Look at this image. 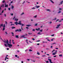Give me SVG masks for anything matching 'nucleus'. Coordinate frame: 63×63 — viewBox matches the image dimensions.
Here are the masks:
<instances>
[{
  "mask_svg": "<svg viewBox=\"0 0 63 63\" xmlns=\"http://www.w3.org/2000/svg\"><path fill=\"white\" fill-rule=\"evenodd\" d=\"M3 42L4 43L6 44H7V45L10 48H11V47L13 46V45H12L11 44H10L9 43H9V41H8V40L7 39V41H6L5 39H4V40H3Z\"/></svg>",
  "mask_w": 63,
  "mask_h": 63,
  "instance_id": "obj_1",
  "label": "nucleus"
},
{
  "mask_svg": "<svg viewBox=\"0 0 63 63\" xmlns=\"http://www.w3.org/2000/svg\"><path fill=\"white\" fill-rule=\"evenodd\" d=\"M21 21H19L18 23H17V22H15L14 23L15 24H16V25H17V24H19L20 25H21L22 26H24V24L21 23Z\"/></svg>",
  "mask_w": 63,
  "mask_h": 63,
  "instance_id": "obj_2",
  "label": "nucleus"
},
{
  "mask_svg": "<svg viewBox=\"0 0 63 63\" xmlns=\"http://www.w3.org/2000/svg\"><path fill=\"white\" fill-rule=\"evenodd\" d=\"M17 31L18 32H21V29H19V30L17 29L15 30V32H17Z\"/></svg>",
  "mask_w": 63,
  "mask_h": 63,
  "instance_id": "obj_3",
  "label": "nucleus"
},
{
  "mask_svg": "<svg viewBox=\"0 0 63 63\" xmlns=\"http://www.w3.org/2000/svg\"><path fill=\"white\" fill-rule=\"evenodd\" d=\"M25 35H23L21 36V38H24V39H25V38H26V37H25Z\"/></svg>",
  "mask_w": 63,
  "mask_h": 63,
  "instance_id": "obj_4",
  "label": "nucleus"
},
{
  "mask_svg": "<svg viewBox=\"0 0 63 63\" xmlns=\"http://www.w3.org/2000/svg\"><path fill=\"white\" fill-rule=\"evenodd\" d=\"M48 60H49V62L50 63H53V62H51V60L49 59V58H48Z\"/></svg>",
  "mask_w": 63,
  "mask_h": 63,
  "instance_id": "obj_5",
  "label": "nucleus"
},
{
  "mask_svg": "<svg viewBox=\"0 0 63 63\" xmlns=\"http://www.w3.org/2000/svg\"><path fill=\"white\" fill-rule=\"evenodd\" d=\"M60 26V24H59V25H57V27H56V28H59V26Z\"/></svg>",
  "mask_w": 63,
  "mask_h": 63,
  "instance_id": "obj_6",
  "label": "nucleus"
},
{
  "mask_svg": "<svg viewBox=\"0 0 63 63\" xmlns=\"http://www.w3.org/2000/svg\"><path fill=\"white\" fill-rule=\"evenodd\" d=\"M36 30H37V31H39V30H40V28H38V29H36Z\"/></svg>",
  "mask_w": 63,
  "mask_h": 63,
  "instance_id": "obj_7",
  "label": "nucleus"
},
{
  "mask_svg": "<svg viewBox=\"0 0 63 63\" xmlns=\"http://www.w3.org/2000/svg\"><path fill=\"white\" fill-rule=\"evenodd\" d=\"M18 36H19V35H17L15 36V37H16V38H17V39H18Z\"/></svg>",
  "mask_w": 63,
  "mask_h": 63,
  "instance_id": "obj_8",
  "label": "nucleus"
},
{
  "mask_svg": "<svg viewBox=\"0 0 63 63\" xmlns=\"http://www.w3.org/2000/svg\"><path fill=\"white\" fill-rule=\"evenodd\" d=\"M1 27H3V24H2L1 25H0V28H1Z\"/></svg>",
  "mask_w": 63,
  "mask_h": 63,
  "instance_id": "obj_9",
  "label": "nucleus"
},
{
  "mask_svg": "<svg viewBox=\"0 0 63 63\" xmlns=\"http://www.w3.org/2000/svg\"><path fill=\"white\" fill-rule=\"evenodd\" d=\"M8 7V4L6 5H6L5 6V8H6V7Z\"/></svg>",
  "mask_w": 63,
  "mask_h": 63,
  "instance_id": "obj_10",
  "label": "nucleus"
},
{
  "mask_svg": "<svg viewBox=\"0 0 63 63\" xmlns=\"http://www.w3.org/2000/svg\"><path fill=\"white\" fill-rule=\"evenodd\" d=\"M26 26L27 27H29V26H31V25H27Z\"/></svg>",
  "mask_w": 63,
  "mask_h": 63,
  "instance_id": "obj_11",
  "label": "nucleus"
},
{
  "mask_svg": "<svg viewBox=\"0 0 63 63\" xmlns=\"http://www.w3.org/2000/svg\"><path fill=\"white\" fill-rule=\"evenodd\" d=\"M63 1H61V2H60V4L61 5L62 4H63Z\"/></svg>",
  "mask_w": 63,
  "mask_h": 63,
  "instance_id": "obj_12",
  "label": "nucleus"
},
{
  "mask_svg": "<svg viewBox=\"0 0 63 63\" xmlns=\"http://www.w3.org/2000/svg\"><path fill=\"white\" fill-rule=\"evenodd\" d=\"M4 4H2V5H1L0 6L1 7H4Z\"/></svg>",
  "mask_w": 63,
  "mask_h": 63,
  "instance_id": "obj_13",
  "label": "nucleus"
},
{
  "mask_svg": "<svg viewBox=\"0 0 63 63\" xmlns=\"http://www.w3.org/2000/svg\"><path fill=\"white\" fill-rule=\"evenodd\" d=\"M40 6H35V7L36 8H39Z\"/></svg>",
  "mask_w": 63,
  "mask_h": 63,
  "instance_id": "obj_14",
  "label": "nucleus"
},
{
  "mask_svg": "<svg viewBox=\"0 0 63 63\" xmlns=\"http://www.w3.org/2000/svg\"><path fill=\"white\" fill-rule=\"evenodd\" d=\"M18 20V19H15V21H17Z\"/></svg>",
  "mask_w": 63,
  "mask_h": 63,
  "instance_id": "obj_15",
  "label": "nucleus"
},
{
  "mask_svg": "<svg viewBox=\"0 0 63 63\" xmlns=\"http://www.w3.org/2000/svg\"><path fill=\"white\" fill-rule=\"evenodd\" d=\"M15 28H16V27H13L11 28L12 29H14Z\"/></svg>",
  "mask_w": 63,
  "mask_h": 63,
  "instance_id": "obj_16",
  "label": "nucleus"
},
{
  "mask_svg": "<svg viewBox=\"0 0 63 63\" xmlns=\"http://www.w3.org/2000/svg\"><path fill=\"white\" fill-rule=\"evenodd\" d=\"M61 13V11H59L58 12V14H59V13Z\"/></svg>",
  "mask_w": 63,
  "mask_h": 63,
  "instance_id": "obj_17",
  "label": "nucleus"
},
{
  "mask_svg": "<svg viewBox=\"0 0 63 63\" xmlns=\"http://www.w3.org/2000/svg\"><path fill=\"white\" fill-rule=\"evenodd\" d=\"M2 3H5V1L4 0L2 1Z\"/></svg>",
  "mask_w": 63,
  "mask_h": 63,
  "instance_id": "obj_18",
  "label": "nucleus"
},
{
  "mask_svg": "<svg viewBox=\"0 0 63 63\" xmlns=\"http://www.w3.org/2000/svg\"><path fill=\"white\" fill-rule=\"evenodd\" d=\"M4 46H5V47H7V45L6 44H4Z\"/></svg>",
  "mask_w": 63,
  "mask_h": 63,
  "instance_id": "obj_19",
  "label": "nucleus"
},
{
  "mask_svg": "<svg viewBox=\"0 0 63 63\" xmlns=\"http://www.w3.org/2000/svg\"><path fill=\"white\" fill-rule=\"evenodd\" d=\"M43 32V29L39 31V32Z\"/></svg>",
  "mask_w": 63,
  "mask_h": 63,
  "instance_id": "obj_20",
  "label": "nucleus"
},
{
  "mask_svg": "<svg viewBox=\"0 0 63 63\" xmlns=\"http://www.w3.org/2000/svg\"><path fill=\"white\" fill-rule=\"evenodd\" d=\"M50 1H51V2H52V3H53V4L54 3V2H53V1H52V0H50Z\"/></svg>",
  "mask_w": 63,
  "mask_h": 63,
  "instance_id": "obj_21",
  "label": "nucleus"
},
{
  "mask_svg": "<svg viewBox=\"0 0 63 63\" xmlns=\"http://www.w3.org/2000/svg\"><path fill=\"white\" fill-rule=\"evenodd\" d=\"M62 10V8H59V10Z\"/></svg>",
  "mask_w": 63,
  "mask_h": 63,
  "instance_id": "obj_22",
  "label": "nucleus"
},
{
  "mask_svg": "<svg viewBox=\"0 0 63 63\" xmlns=\"http://www.w3.org/2000/svg\"><path fill=\"white\" fill-rule=\"evenodd\" d=\"M5 24L6 25H7V22H6V21H5Z\"/></svg>",
  "mask_w": 63,
  "mask_h": 63,
  "instance_id": "obj_23",
  "label": "nucleus"
},
{
  "mask_svg": "<svg viewBox=\"0 0 63 63\" xmlns=\"http://www.w3.org/2000/svg\"><path fill=\"white\" fill-rule=\"evenodd\" d=\"M59 56H60L61 57H62V54L59 55Z\"/></svg>",
  "mask_w": 63,
  "mask_h": 63,
  "instance_id": "obj_24",
  "label": "nucleus"
},
{
  "mask_svg": "<svg viewBox=\"0 0 63 63\" xmlns=\"http://www.w3.org/2000/svg\"><path fill=\"white\" fill-rule=\"evenodd\" d=\"M3 27H4V28H5V24H4Z\"/></svg>",
  "mask_w": 63,
  "mask_h": 63,
  "instance_id": "obj_25",
  "label": "nucleus"
},
{
  "mask_svg": "<svg viewBox=\"0 0 63 63\" xmlns=\"http://www.w3.org/2000/svg\"><path fill=\"white\" fill-rule=\"evenodd\" d=\"M11 34H12V36H14V33H13V32H12L11 33Z\"/></svg>",
  "mask_w": 63,
  "mask_h": 63,
  "instance_id": "obj_26",
  "label": "nucleus"
},
{
  "mask_svg": "<svg viewBox=\"0 0 63 63\" xmlns=\"http://www.w3.org/2000/svg\"><path fill=\"white\" fill-rule=\"evenodd\" d=\"M46 61V63H48V62H49L48 61Z\"/></svg>",
  "mask_w": 63,
  "mask_h": 63,
  "instance_id": "obj_27",
  "label": "nucleus"
},
{
  "mask_svg": "<svg viewBox=\"0 0 63 63\" xmlns=\"http://www.w3.org/2000/svg\"><path fill=\"white\" fill-rule=\"evenodd\" d=\"M29 51H32V50L31 49H30L29 50Z\"/></svg>",
  "mask_w": 63,
  "mask_h": 63,
  "instance_id": "obj_28",
  "label": "nucleus"
},
{
  "mask_svg": "<svg viewBox=\"0 0 63 63\" xmlns=\"http://www.w3.org/2000/svg\"><path fill=\"white\" fill-rule=\"evenodd\" d=\"M37 54L38 55H40V54L39 53H37Z\"/></svg>",
  "mask_w": 63,
  "mask_h": 63,
  "instance_id": "obj_29",
  "label": "nucleus"
},
{
  "mask_svg": "<svg viewBox=\"0 0 63 63\" xmlns=\"http://www.w3.org/2000/svg\"><path fill=\"white\" fill-rule=\"evenodd\" d=\"M32 31H35V29H33L32 30Z\"/></svg>",
  "mask_w": 63,
  "mask_h": 63,
  "instance_id": "obj_30",
  "label": "nucleus"
},
{
  "mask_svg": "<svg viewBox=\"0 0 63 63\" xmlns=\"http://www.w3.org/2000/svg\"><path fill=\"white\" fill-rule=\"evenodd\" d=\"M5 33H6V35H7V34H8V33H7V32H5Z\"/></svg>",
  "mask_w": 63,
  "mask_h": 63,
  "instance_id": "obj_31",
  "label": "nucleus"
},
{
  "mask_svg": "<svg viewBox=\"0 0 63 63\" xmlns=\"http://www.w3.org/2000/svg\"><path fill=\"white\" fill-rule=\"evenodd\" d=\"M37 24H35V26H37Z\"/></svg>",
  "mask_w": 63,
  "mask_h": 63,
  "instance_id": "obj_32",
  "label": "nucleus"
},
{
  "mask_svg": "<svg viewBox=\"0 0 63 63\" xmlns=\"http://www.w3.org/2000/svg\"><path fill=\"white\" fill-rule=\"evenodd\" d=\"M40 42V40H37L36 41V42Z\"/></svg>",
  "mask_w": 63,
  "mask_h": 63,
  "instance_id": "obj_33",
  "label": "nucleus"
},
{
  "mask_svg": "<svg viewBox=\"0 0 63 63\" xmlns=\"http://www.w3.org/2000/svg\"><path fill=\"white\" fill-rule=\"evenodd\" d=\"M5 28H3L2 30H5Z\"/></svg>",
  "mask_w": 63,
  "mask_h": 63,
  "instance_id": "obj_34",
  "label": "nucleus"
},
{
  "mask_svg": "<svg viewBox=\"0 0 63 63\" xmlns=\"http://www.w3.org/2000/svg\"><path fill=\"white\" fill-rule=\"evenodd\" d=\"M15 57H17V55H15Z\"/></svg>",
  "mask_w": 63,
  "mask_h": 63,
  "instance_id": "obj_35",
  "label": "nucleus"
},
{
  "mask_svg": "<svg viewBox=\"0 0 63 63\" xmlns=\"http://www.w3.org/2000/svg\"><path fill=\"white\" fill-rule=\"evenodd\" d=\"M8 9V10H9V11H10L11 10V9H10V8H9Z\"/></svg>",
  "mask_w": 63,
  "mask_h": 63,
  "instance_id": "obj_36",
  "label": "nucleus"
},
{
  "mask_svg": "<svg viewBox=\"0 0 63 63\" xmlns=\"http://www.w3.org/2000/svg\"><path fill=\"white\" fill-rule=\"evenodd\" d=\"M12 9H14V6H12Z\"/></svg>",
  "mask_w": 63,
  "mask_h": 63,
  "instance_id": "obj_37",
  "label": "nucleus"
},
{
  "mask_svg": "<svg viewBox=\"0 0 63 63\" xmlns=\"http://www.w3.org/2000/svg\"><path fill=\"white\" fill-rule=\"evenodd\" d=\"M24 13H23L22 14H21V15H24Z\"/></svg>",
  "mask_w": 63,
  "mask_h": 63,
  "instance_id": "obj_38",
  "label": "nucleus"
},
{
  "mask_svg": "<svg viewBox=\"0 0 63 63\" xmlns=\"http://www.w3.org/2000/svg\"><path fill=\"white\" fill-rule=\"evenodd\" d=\"M52 55H55V53H53L52 54Z\"/></svg>",
  "mask_w": 63,
  "mask_h": 63,
  "instance_id": "obj_39",
  "label": "nucleus"
},
{
  "mask_svg": "<svg viewBox=\"0 0 63 63\" xmlns=\"http://www.w3.org/2000/svg\"><path fill=\"white\" fill-rule=\"evenodd\" d=\"M11 16H13V15H14L13 14L11 13Z\"/></svg>",
  "mask_w": 63,
  "mask_h": 63,
  "instance_id": "obj_40",
  "label": "nucleus"
},
{
  "mask_svg": "<svg viewBox=\"0 0 63 63\" xmlns=\"http://www.w3.org/2000/svg\"><path fill=\"white\" fill-rule=\"evenodd\" d=\"M32 33H28V34H29L30 35H31V34H32Z\"/></svg>",
  "mask_w": 63,
  "mask_h": 63,
  "instance_id": "obj_41",
  "label": "nucleus"
},
{
  "mask_svg": "<svg viewBox=\"0 0 63 63\" xmlns=\"http://www.w3.org/2000/svg\"><path fill=\"white\" fill-rule=\"evenodd\" d=\"M47 11H50V10H49V9H47Z\"/></svg>",
  "mask_w": 63,
  "mask_h": 63,
  "instance_id": "obj_42",
  "label": "nucleus"
},
{
  "mask_svg": "<svg viewBox=\"0 0 63 63\" xmlns=\"http://www.w3.org/2000/svg\"><path fill=\"white\" fill-rule=\"evenodd\" d=\"M15 17H15V16H14V18H13V20L14 19H15Z\"/></svg>",
  "mask_w": 63,
  "mask_h": 63,
  "instance_id": "obj_43",
  "label": "nucleus"
},
{
  "mask_svg": "<svg viewBox=\"0 0 63 63\" xmlns=\"http://www.w3.org/2000/svg\"><path fill=\"white\" fill-rule=\"evenodd\" d=\"M11 3H10L9 5V6H11Z\"/></svg>",
  "mask_w": 63,
  "mask_h": 63,
  "instance_id": "obj_44",
  "label": "nucleus"
},
{
  "mask_svg": "<svg viewBox=\"0 0 63 63\" xmlns=\"http://www.w3.org/2000/svg\"><path fill=\"white\" fill-rule=\"evenodd\" d=\"M59 20V19H58L56 21V22H57L58 21V20Z\"/></svg>",
  "mask_w": 63,
  "mask_h": 63,
  "instance_id": "obj_45",
  "label": "nucleus"
},
{
  "mask_svg": "<svg viewBox=\"0 0 63 63\" xmlns=\"http://www.w3.org/2000/svg\"><path fill=\"white\" fill-rule=\"evenodd\" d=\"M53 39H52L51 40V41H53Z\"/></svg>",
  "mask_w": 63,
  "mask_h": 63,
  "instance_id": "obj_46",
  "label": "nucleus"
},
{
  "mask_svg": "<svg viewBox=\"0 0 63 63\" xmlns=\"http://www.w3.org/2000/svg\"><path fill=\"white\" fill-rule=\"evenodd\" d=\"M35 9V8L34 7H33V8L32 9H32Z\"/></svg>",
  "mask_w": 63,
  "mask_h": 63,
  "instance_id": "obj_47",
  "label": "nucleus"
},
{
  "mask_svg": "<svg viewBox=\"0 0 63 63\" xmlns=\"http://www.w3.org/2000/svg\"><path fill=\"white\" fill-rule=\"evenodd\" d=\"M39 45H40V44H39V43L37 44V46H39Z\"/></svg>",
  "mask_w": 63,
  "mask_h": 63,
  "instance_id": "obj_48",
  "label": "nucleus"
},
{
  "mask_svg": "<svg viewBox=\"0 0 63 63\" xmlns=\"http://www.w3.org/2000/svg\"><path fill=\"white\" fill-rule=\"evenodd\" d=\"M1 13H4V10H3V11H2V12H1Z\"/></svg>",
  "mask_w": 63,
  "mask_h": 63,
  "instance_id": "obj_49",
  "label": "nucleus"
},
{
  "mask_svg": "<svg viewBox=\"0 0 63 63\" xmlns=\"http://www.w3.org/2000/svg\"><path fill=\"white\" fill-rule=\"evenodd\" d=\"M9 43L10 44H11V42H10V41H9Z\"/></svg>",
  "mask_w": 63,
  "mask_h": 63,
  "instance_id": "obj_50",
  "label": "nucleus"
},
{
  "mask_svg": "<svg viewBox=\"0 0 63 63\" xmlns=\"http://www.w3.org/2000/svg\"><path fill=\"white\" fill-rule=\"evenodd\" d=\"M13 1H11V3H11L12 4V3H13Z\"/></svg>",
  "mask_w": 63,
  "mask_h": 63,
  "instance_id": "obj_51",
  "label": "nucleus"
},
{
  "mask_svg": "<svg viewBox=\"0 0 63 63\" xmlns=\"http://www.w3.org/2000/svg\"><path fill=\"white\" fill-rule=\"evenodd\" d=\"M56 18H55L54 19H53V20H56Z\"/></svg>",
  "mask_w": 63,
  "mask_h": 63,
  "instance_id": "obj_52",
  "label": "nucleus"
},
{
  "mask_svg": "<svg viewBox=\"0 0 63 63\" xmlns=\"http://www.w3.org/2000/svg\"><path fill=\"white\" fill-rule=\"evenodd\" d=\"M34 17H37V16L36 15L35 16H34Z\"/></svg>",
  "mask_w": 63,
  "mask_h": 63,
  "instance_id": "obj_53",
  "label": "nucleus"
},
{
  "mask_svg": "<svg viewBox=\"0 0 63 63\" xmlns=\"http://www.w3.org/2000/svg\"><path fill=\"white\" fill-rule=\"evenodd\" d=\"M4 16H5V17H6V14H5L4 15Z\"/></svg>",
  "mask_w": 63,
  "mask_h": 63,
  "instance_id": "obj_54",
  "label": "nucleus"
},
{
  "mask_svg": "<svg viewBox=\"0 0 63 63\" xmlns=\"http://www.w3.org/2000/svg\"><path fill=\"white\" fill-rule=\"evenodd\" d=\"M54 57H56V55H55V56H53Z\"/></svg>",
  "mask_w": 63,
  "mask_h": 63,
  "instance_id": "obj_55",
  "label": "nucleus"
},
{
  "mask_svg": "<svg viewBox=\"0 0 63 63\" xmlns=\"http://www.w3.org/2000/svg\"><path fill=\"white\" fill-rule=\"evenodd\" d=\"M32 40H33V41H34V40H35V39L34 38H32Z\"/></svg>",
  "mask_w": 63,
  "mask_h": 63,
  "instance_id": "obj_56",
  "label": "nucleus"
},
{
  "mask_svg": "<svg viewBox=\"0 0 63 63\" xmlns=\"http://www.w3.org/2000/svg\"><path fill=\"white\" fill-rule=\"evenodd\" d=\"M21 27V29H22V30H23V29L22 28V27Z\"/></svg>",
  "mask_w": 63,
  "mask_h": 63,
  "instance_id": "obj_57",
  "label": "nucleus"
},
{
  "mask_svg": "<svg viewBox=\"0 0 63 63\" xmlns=\"http://www.w3.org/2000/svg\"><path fill=\"white\" fill-rule=\"evenodd\" d=\"M26 29H28V28H28V27H26Z\"/></svg>",
  "mask_w": 63,
  "mask_h": 63,
  "instance_id": "obj_58",
  "label": "nucleus"
},
{
  "mask_svg": "<svg viewBox=\"0 0 63 63\" xmlns=\"http://www.w3.org/2000/svg\"><path fill=\"white\" fill-rule=\"evenodd\" d=\"M40 33H41V32H38L37 34H40Z\"/></svg>",
  "mask_w": 63,
  "mask_h": 63,
  "instance_id": "obj_59",
  "label": "nucleus"
},
{
  "mask_svg": "<svg viewBox=\"0 0 63 63\" xmlns=\"http://www.w3.org/2000/svg\"><path fill=\"white\" fill-rule=\"evenodd\" d=\"M47 40L49 42L50 41V40H49L48 39H47Z\"/></svg>",
  "mask_w": 63,
  "mask_h": 63,
  "instance_id": "obj_60",
  "label": "nucleus"
},
{
  "mask_svg": "<svg viewBox=\"0 0 63 63\" xmlns=\"http://www.w3.org/2000/svg\"><path fill=\"white\" fill-rule=\"evenodd\" d=\"M56 49H58V48H56Z\"/></svg>",
  "mask_w": 63,
  "mask_h": 63,
  "instance_id": "obj_61",
  "label": "nucleus"
},
{
  "mask_svg": "<svg viewBox=\"0 0 63 63\" xmlns=\"http://www.w3.org/2000/svg\"><path fill=\"white\" fill-rule=\"evenodd\" d=\"M52 23V22H51V21H50V24H51V23Z\"/></svg>",
  "mask_w": 63,
  "mask_h": 63,
  "instance_id": "obj_62",
  "label": "nucleus"
},
{
  "mask_svg": "<svg viewBox=\"0 0 63 63\" xmlns=\"http://www.w3.org/2000/svg\"><path fill=\"white\" fill-rule=\"evenodd\" d=\"M47 43V42H45V43Z\"/></svg>",
  "mask_w": 63,
  "mask_h": 63,
  "instance_id": "obj_63",
  "label": "nucleus"
},
{
  "mask_svg": "<svg viewBox=\"0 0 63 63\" xmlns=\"http://www.w3.org/2000/svg\"><path fill=\"white\" fill-rule=\"evenodd\" d=\"M52 44H56V43H53Z\"/></svg>",
  "mask_w": 63,
  "mask_h": 63,
  "instance_id": "obj_64",
  "label": "nucleus"
}]
</instances>
